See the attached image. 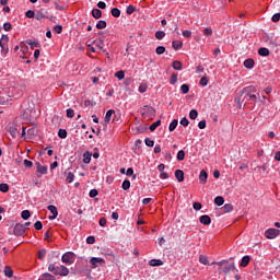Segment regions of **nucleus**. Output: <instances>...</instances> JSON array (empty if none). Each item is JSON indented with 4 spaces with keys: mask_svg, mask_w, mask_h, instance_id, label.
<instances>
[{
    "mask_svg": "<svg viewBox=\"0 0 280 280\" xmlns=\"http://www.w3.org/2000/svg\"><path fill=\"white\" fill-rule=\"evenodd\" d=\"M93 45L100 49V51H104V40L103 39H95L93 40Z\"/></svg>",
    "mask_w": 280,
    "mask_h": 280,
    "instance_id": "obj_15",
    "label": "nucleus"
},
{
    "mask_svg": "<svg viewBox=\"0 0 280 280\" xmlns=\"http://www.w3.org/2000/svg\"><path fill=\"white\" fill-rule=\"evenodd\" d=\"M136 10H137V8L132 4H130L127 7V14H132Z\"/></svg>",
    "mask_w": 280,
    "mask_h": 280,
    "instance_id": "obj_58",
    "label": "nucleus"
},
{
    "mask_svg": "<svg viewBox=\"0 0 280 280\" xmlns=\"http://www.w3.org/2000/svg\"><path fill=\"white\" fill-rule=\"evenodd\" d=\"M149 266H152V267H154V266H163V260H161V259H151L149 261Z\"/></svg>",
    "mask_w": 280,
    "mask_h": 280,
    "instance_id": "obj_25",
    "label": "nucleus"
},
{
    "mask_svg": "<svg viewBox=\"0 0 280 280\" xmlns=\"http://www.w3.org/2000/svg\"><path fill=\"white\" fill-rule=\"evenodd\" d=\"M178 126V120L177 119H174L170 126H168V130L170 132H174L176 130V127Z\"/></svg>",
    "mask_w": 280,
    "mask_h": 280,
    "instance_id": "obj_27",
    "label": "nucleus"
},
{
    "mask_svg": "<svg viewBox=\"0 0 280 280\" xmlns=\"http://www.w3.org/2000/svg\"><path fill=\"white\" fill-rule=\"evenodd\" d=\"M139 93H145L148 91V85L144 83H141L138 89Z\"/></svg>",
    "mask_w": 280,
    "mask_h": 280,
    "instance_id": "obj_53",
    "label": "nucleus"
},
{
    "mask_svg": "<svg viewBox=\"0 0 280 280\" xmlns=\"http://www.w3.org/2000/svg\"><path fill=\"white\" fill-rule=\"evenodd\" d=\"M200 224H203L205 226H209L211 224V217L203 214L199 218Z\"/></svg>",
    "mask_w": 280,
    "mask_h": 280,
    "instance_id": "obj_10",
    "label": "nucleus"
},
{
    "mask_svg": "<svg viewBox=\"0 0 280 280\" xmlns=\"http://www.w3.org/2000/svg\"><path fill=\"white\" fill-rule=\"evenodd\" d=\"M26 43L30 45L31 49H34V47H40L38 42H32V39H28Z\"/></svg>",
    "mask_w": 280,
    "mask_h": 280,
    "instance_id": "obj_45",
    "label": "nucleus"
},
{
    "mask_svg": "<svg viewBox=\"0 0 280 280\" xmlns=\"http://www.w3.org/2000/svg\"><path fill=\"white\" fill-rule=\"evenodd\" d=\"M47 209L52 213V215L49 217V220H56V218H58V208H56V206H48Z\"/></svg>",
    "mask_w": 280,
    "mask_h": 280,
    "instance_id": "obj_9",
    "label": "nucleus"
},
{
    "mask_svg": "<svg viewBox=\"0 0 280 280\" xmlns=\"http://www.w3.org/2000/svg\"><path fill=\"white\" fill-rule=\"evenodd\" d=\"M279 235H280V231L278 229H268L265 232V237H267V240H275L279 237Z\"/></svg>",
    "mask_w": 280,
    "mask_h": 280,
    "instance_id": "obj_5",
    "label": "nucleus"
},
{
    "mask_svg": "<svg viewBox=\"0 0 280 280\" xmlns=\"http://www.w3.org/2000/svg\"><path fill=\"white\" fill-rule=\"evenodd\" d=\"M253 67H255V60L253 59H246L244 61V68L245 69H253Z\"/></svg>",
    "mask_w": 280,
    "mask_h": 280,
    "instance_id": "obj_19",
    "label": "nucleus"
},
{
    "mask_svg": "<svg viewBox=\"0 0 280 280\" xmlns=\"http://www.w3.org/2000/svg\"><path fill=\"white\" fill-rule=\"evenodd\" d=\"M203 36H213V28H211V27H206L205 30H203Z\"/></svg>",
    "mask_w": 280,
    "mask_h": 280,
    "instance_id": "obj_40",
    "label": "nucleus"
},
{
    "mask_svg": "<svg viewBox=\"0 0 280 280\" xmlns=\"http://www.w3.org/2000/svg\"><path fill=\"white\" fill-rule=\"evenodd\" d=\"M74 178H75V175L71 172H69L66 176L67 183H72L74 180Z\"/></svg>",
    "mask_w": 280,
    "mask_h": 280,
    "instance_id": "obj_41",
    "label": "nucleus"
},
{
    "mask_svg": "<svg viewBox=\"0 0 280 280\" xmlns=\"http://www.w3.org/2000/svg\"><path fill=\"white\" fill-rule=\"evenodd\" d=\"M90 264L92 265V268H97V266H104V264H106V260L100 257H92L90 259Z\"/></svg>",
    "mask_w": 280,
    "mask_h": 280,
    "instance_id": "obj_7",
    "label": "nucleus"
},
{
    "mask_svg": "<svg viewBox=\"0 0 280 280\" xmlns=\"http://www.w3.org/2000/svg\"><path fill=\"white\" fill-rule=\"evenodd\" d=\"M253 93H257V88H255L254 85L245 88L243 90V95H245L244 100H246V102H257V95Z\"/></svg>",
    "mask_w": 280,
    "mask_h": 280,
    "instance_id": "obj_3",
    "label": "nucleus"
},
{
    "mask_svg": "<svg viewBox=\"0 0 280 280\" xmlns=\"http://www.w3.org/2000/svg\"><path fill=\"white\" fill-rule=\"evenodd\" d=\"M180 91H182V93H183L184 95H187V93H189V85L183 84V85L180 86Z\"/></svg>",
    "mask_w": 280,
    "mask_h": 280,
    "instance_id": "obj_49",
    "label": "nucleus"
},
{
    "mask_svg": "<svg viewBox=\"0 0 280 280\" xmlns=\"http://www.w3.org/2000/svg\"><path fill=\"white\" fill-rule=\"evenodd\" d=\"M46 255H47V250L46 249H40L38 252V259H40L43 261V259H45Z\"/></svg>",
    "mask_w": 280,
    "mask_h": 280,
    "instance_id": "obj_51",
    "label": "nucleus"
},
{
    "mask_svg": "<svg viewBox=\"0 0 280 280\" xmlns=\"http://www.w3.org/2000/svg\"><path fill=\"white\" fill-rule=\"evenodd\" d=\"M199 84L201 86H207V84H209V79H207V77H202L199 81Z\"/></svg>",
    "mask_w": 280,
    "mask_h": 280,
    "instance_id": "obj_52",
    "label": "nucleus"
},
{
    "mask_svg": "<svg viewBox=\"0 0 280 280\" xmlns=\"http://www.w3.org/2000/svg\"><path fill=\"white\" fill-rule=\"evenodd\" d=\"M214 205H217V207H222V205H224V197H222V196L215 197Z\"/></svg>",
    "mask_w": 280,
    "mask_h": 280,
    "instance_id": "obj_24",
    "label": "nucleus"
},
{
    "mask_svg": "<svg viewBox=\"0 0 280 280\" xmlns=\"http://www.w3.org/2000/svg\"><path fill=\"white\" fill-rule=\"evenodd\" d=\"M176 82H178V74L173 72L170 79V84H176Z\"/></svg>",
    "mask_w": 280,
    "mask_h": 280,
    "instance_id": "obj_32",
    "label": "nucleus"
},
{
    "mask_svg": "<svg viewBox=\"0 0 280 280\" xmlns=\"http://www.w3.org/2000/svg\"><path fill=\"white\" fill-rule=\"evenodd\" d=\"M144 143L148 145V148H154V140L150 138H145Z\"/></svg>",
    "mask_w": 280,
    "mask_h": 280,
    "instance_id": "obj_47",
    "label": "nucleus"
},
{
    "mask_svg": "<svg viewBox=\"0 0 280 280\" xmlns=\"http://www.w3.org/2000/svg\"><path fill=\"white\" fill-rule=\"evenodd\" d=\"M38 280H56L51 273H44Z\"/></svg>",
    "mask_w": 280,
    "mask_h": 280,
    "instance_id": "obj_30",
    "label": "nucleus"
},
{
    "mask_svg": "<svg viewBox=\"0 0 280 280\" xmlns=\"http://www.w3.org/2000/svg\"><path fill=\"white\" fill-rule=\"evenodd\" d=\"M112 16H115V19H119L121 16V11L118 8H113Z\"/></svg>",
    "mask_w": 280,
    "mask_h": 280,
    "instance_id": "obj_29",
    "label": "nucleus"
},
{
    "mask_svg": "<svg viewBox=\"0 0 280 280\" xmlns=\"http://www.w3.org/2000/svg\"><path fill=\"white\" fill-rule=\"evenodd\" d=\"M67 117L69 119H73V117H75V112L73 109H71V108H68L67 109Z\"/></svg>",
    "mask_w": 280,
    "mask_h": 280,
    "instance_id": "obj_48",
    "label": "nucleus"
},
{
    "mask_svg": "<svg viewBox=\"0 0 280 280\" xmlns=\"http://www.w3.org/2000/svg\"><path fill=\"white\" fill-rule=\"evenodd\" d=\"M3 30H4L5 32H10V30H12V24H11L10 22H5V23L3 24Z\"/></svg>",
    "mask_w": 280,
    "mask_h": 280,
    "instance_id": "obj_61",
    "label": "nucleus"
},
{
    "mask_svg": "<svg viewBox=\"0 0 280 280\" xmlns=\"http://www.w3.org/2000/svg\"><path fill=\"white\" fill-rule=\"evenodd\" d=\"M36 166H37V172L39 174H47V166H43L38 162L36 163Z\"/></svg>",
    "mask_w": 280,
    "mask_h": 280,
    "instance_id": "obj_28",
    "label": "nucleus"
},
{
    "mask_svg": "<svg viewBox=\"0 0 280 280\" xmlns=\"http://www.w3.org/2000/svg\"><path fill=\"white\" fill-rule=\"evenodd\" d=\"M192 208L195 209V211H200V209H202V203L201 202H194Z\"/></svg>",
    "mask_w": 280,
    "mask_h": 280,
    "instance_id": "obj_57",
    "label": "nucleus"
},
{
    "mask_svg": "<svg viewBox=\"0 0 280 280\" xmlns=\"http://www.w3.org/2000/svg\"><path fill=\"white\" fill-rule=\"evenodd\" d=\"M258 54L259 56L267 57L270 56V50L268 48L262 47L258 49Z\"/></svg>",
    "mask_w": 280,
    "mask_h": 280,
    "instance_id": "obj_23",
    "label": "nucleus"
},
{
    "mask_svg": "<svg viewBox=\"0 0 280 280\" xmlns=\"http://www.w3.org/2000/svg\"><path fill=\"white\" fill-rule=\"evenodd\" d=\"M271 21L273 23H279V21H280V13L273 14L272 18H271Z\"/></svg>",
    "mask_w": 280,
    "mask_h": 280,
    "instance_id": "obj_60",
    "label": "nucleus"
},
{
    "mask_svg": "<svg viewBox=\"0 0 280 280\" xmlns=\"http://www.w3.org/2000/svg\"><path fill=\"white\" fill-rule=\"evenodd\" d=\"M223 211L224 213H231V211H233V206L231 203H225L223 206Z\"/></svg>",
    "mask_w": 280,
    "mask_h": 280,
    "instance_id": "obj_34",
    "label": "nucleus"
},
{
    "mask_svg": "<svg viewBox=\"0 0 280 280\" xmlns=\"http://www.w3.org/2000/svg\"><path fill=\"white\" fill-rule=\"evenodd\" d=\"M47 14H49V12L47 10L39 9L35 13V19H36V21H43V19H47Z\"/></svg>",
    "mask_w": 280,
    "mask_h": 280,
    "instance_id": "obj_8",
    "label": "nucleus"
},
{
    "mask_svg": "<svg viewBox=\"0 0 280 280\" xmlns=\"http://www.w3.org/2000/svg\"><path fill=\"white\" fill-rule=\"evenodd\" d=\"M175 178L178 180V183H183V180H185V172H183L182 170H176Z\"/></svg>",
    "mask_w": 280,
    "mask_h": 280,
    "instance_id": "obj_12",
    "label": "nucleus"
},
{
    "mask_svg": "<svg viewBox=\"0 0 280 280\" xmlns=\"http://www.w3.org/2000/svg\"><path fill=\"white\" fill-rule=\"evenodd\" d=\"M115 78H117L119 80H124V78H126V72H124V70H120L115 73Z\"/></svg>",
    "mask_w": 280,
    "mask_h": 280,
    "instance_id": "obj_43",
    "label": "nucleus"
},
{
    "mask_svg": "<svg viewBox=\"0 0 280 280\" xmlns=\"http://www.w3.org/2000/svg\"><path fill=\"white\" fill-rule=\"evenodd\" d=\"M4 277H8L9 279H12V277H14V270H12V267H4Z\"/></svg>",
    "mask_w": 280,
    "mask_h": 280,
    "instance_id": "obj_13",
    "label": "nucleus"
},
{
    "mask_svg": "<svg viewBox=\"0 0 280 280\" xmlns=\"http://www.w3.org/2000/svg\"><path fill=\"white\" fill-rule=\"evenodd\" d=\"M198 128H199L200 130H205V129L207 128V120H200V121L198 122Z\"/></svg>",
    "mask_w": 280,
    "mask_h": 280,
    "instance_id": "obj_55",
    "label": "nucleus"
},
{
    "mask_svg": "<svg viewBox=\"0 0 280 280\" xmlns=\"http://www.w3.org/2000/svg\"><path fill=\"white\" fill-rule=\"evenodd\" d=\"M96 28L97 30H106V21H104V20L98 21V23L96 24Z\"/></svg>",
    "mask_w": 280,
    "mask_h": 280,
    "instance_id": "obj_35",
    "label": "nucleus"
},
{
    "mask_svg": "<svg viewBox=\"0 0 280 280\" xmlns=\"http://www.w3.org/2000/svg\"><path fill=\"white\" fill-rule=\"evenodd\" d=\"M34 228L36 229V231L43 230V222L40 221L35 222Z\"/></svg>",
    "mask_w": 280,
    "mask_h": 280,
    "instance_id": "obj_62",
    "label": "nucleus"
},
{
    "mask_svg": "<svg viewBox=\"0 0 280 280\" xmlns=\"http://www.w3.org/2000/svg\"><path fill=\"white\" fill-rule=\"evenodd\" d=\"M32 214L30 213V210H23L22 213H21V217L23 220H30V217Z\"/></svg>",
    "mask_w": 280,
    "mask_h": 280,
    "instance_id": "obj_39",
    "label": "nucleus"
},
{
    "mask_svg": "<svg viewBox=\"0 0 280 280\" xmlns=\"http://www.w3.org/2000/svg\"><path fill=\"white\" fill-rule=\"evenodd\" d=\"M199 261H200L203 266H209V258H207V256H205V255H200V256H199Z\"/></svg>",
    "mask_w": 280,
    "mask_h": 280,
    "instance_id": "obj_31",
    "label": "nucleus"
},
{
    "mask_svg": "<svg viewBox=\"0 0 280 280\" xmlns=\"http://www.w3.org/2000/svg\"><path fill=\"white\" fill-rule=\"evenodd\" d=\"M172 47L175 50L183 49V42H180V40H173Z\"/></svg>",
    "mask_w": 280,
    "mask_h": 280,
    "instance_id": "obj_22",
    "label": "nucleus"
},
{
    "mask_svg": "<svg viewBox=\"0 0 280 280\" xmlns=\"http://www.w3.org/2000/svg\"><path fill=\"white\" fill-rule=\"evenodd\" d=\"M54 30L57 34H62V25H56Z\"/></svg>",
    "mask_w": 280,
    "mask_h": 280,
    "instance_id": "obj_64",
    "label": "nucleus"
},
{
    "mask_svg": "<svg viewBox=\"0 0 280 280\" xmlns=\"http://www.w3.org/2000/svg\"><path fill=\"white\" fill-rule=\"evenodd\" d=\"M91 156H93V153L91 151H86L83 153V163L89 165L91 163Z\"/></svg>",
    "mask_w": 280,
    "mask_h": 280,
    "instance_id": "obj_14",
    "label": "nucleus"
},
{
    "mask_svg": "<svg viewBox=\"0 0 280 280\" xmlns=\"http://www.w3.org/2000/svg\"><path fill=\"white\" fill-rule=\"evenodd\" d=\"M49 272H52L54 275H57L59 277H68L69 275V268H67L65 265L56 266L54 264H50L48 266Z\"/></svg>",
    "mask_w": 280,
    "mask_h": 280,
    "instance_id": "obj_2",
    "label": "nucleus"
},
{
    "mask_svg": "<svg viewBox=\"0 0 280 280\" xmlns=\"http://www.w3.org/2000/svg\"><path fill=\"white\" fill-rule=\"evenodd\" d=\"M248 264H250V256H244L241 260L240 266L242 268H246V266H248Z\"/></svg>",
    "mask_w": 280,
    "mask_h": 280,
    "instance_id": "obj_18",
    "label": "nucleus"
},
{
    "mask_svg": "<svg viewBox=\"0 0 280 280\" xmlns=\"http://www.w3.org/2000/svg\"><path fill=\"white\" fill-rule=\"evenodd\" d=\"M207 178H209V174H207V171L202 170L199 174V182L201 185H207Z\"/></svg>",
    "mask_w": 280,
    "mask_h": 280,
    "instance_id": "obj_11",
    "label": "nucleus"
},
{
    "mask_svg": "<svg viewBox=\"0 0 280 280\" xmlns=\"http://www.w3.org/2000/svg\"><path fill=\"white\" fill-rule=\"evenodd\" d=\"M9 42H10V37L8 35H2L0 39V47H8Z\"/></svg>",
    "mask_w": 280,
    "mask_h": 280,
    "instance_id": "obj_17",
    "label": "nucleus"
},
{
    "mask_svg": "<svg viewBox=\"0 0 280 280\" xmlns=\"http://www.w3.org/2000/svg\"><path fill=\"white\" fill-rule=\"evenodd\" d=\"M177 161H185V151L184 150L178 151Z\"/></svg>",
    "mask_w": 280,
    "mask_h": 280,
    "instance_id": "obj_50",
    "label": "nucleus"
},
{
    "mask_svg": "<svg viewBox=\"0 0 280 280\" xmlns=\"http://www.w3.org/2000/svg\"><path fill=\"white\" fill-rule=\"evenodd\" d=\"M98 194L100 191H97V189H91L89 196L90 198H95Z\"/></svg>",
    "mask_w": 280,
    "mask_h": 280,
    "instance_id": "obj_59",
    "label": "nucleus"
},
{
    "mask_svg": "<svg viewBox=\"0 0 280 280\" xmlns=\"http://www.w3.org/2000/svg\"><path fill=\"white\" fill-rule=\"evenodd\" d=\"M158 126H161V120H156L155 122H153L149 129L151 130V132H154V130H156Z\"/></svg>",
    "mask_w": 280,
    "mask_h": 280,
    "instance_id": "obj_42",
    "label": "nucleus"
},
{
    "mask_svg": "<svg viewBox=\"0 0 280 280\" xmlns=\"http://www.w3.org/2000/svg\"><path fill=\"white\" fill-rule=\"evenodd\" d=\"M155 54H158V56H163V54H165V46H159L155 49Z\"/></svg>",
    "mask_w": 280,
    "mask_h": 280,
    "instance_id": "obj_44",
    "label": "nucleus"
},
{
    "mask_svg": "<svg viewBox=\"0 0 280 280\" xmlns=\"http://www.w3.org/2000/svg\"><path fill=\"white\" fill-rule=\"evenodd\" d=\"M172 67L175 71H183V62H180L179 60L173 61Z\"/></svg>",
    "mask_w": 280,
    "mask_h": 280,
    "instance_id": "obj_16",
    "label": "nucleus"
},
{
    "mask_svg": "<svg viewBox=\"0 0 280 280\" xmlns=\"http://www.w3.org/2000/svg\"><path fill=\"white\" fill-rule=\"evenodd\" d=\"M115 110L114 109H108L106 115H105V122L110 124V119H113Z\"/></svg>",
    "mask_w": 280,
    "mask_h": 280,
    "instance_id": "obj_21",
    "label": "nucleus"
},
{
    "mask_svg": "<svg viewBox=\"0 0 280 280\" xmlns=\"http://www.w3.org/2000/svg\"><path fill=\"white\" fill-rule=\"evenodd\" d=\"M182 34L184 38H191V31L186 30V31H183Z\"/></svg>",
    "mask_w": 280,
    "mask_h": 280,
    "instance_id": "obj_63",
    "label": "nucleus"
},
{
    "mask_svg": "<svg viewBox=\"0 0 280 280\" xmlns=\"http://www.w3.org/2000/svg\"><path fill=\"white\" fill-rule=\"evenodd\" d=\"M122 189H124V191H128V189H130V180L125 179L122 182Z\"/></svg>",
    "mask_w": 280,
    "mask_h": 280,
    "instance_id": "obj_46",
    "label": "nucleus"
},
{
    "mask_svg": "<svg viewBox=\"0 0 280 280\" xmlns=\"http://www.w3.org/2000/svg\"><path fill=\"white\" fill-rule=\"evenodd\" d=\"M9 132H10L12 139H16V137H19V128H16V127H10Z\"/></svg>",
    "mask_w": 280,
    "mask_h": 280,
    "instance_id": "obj_20",
    "label": "nucleus"
},
{
    "mask_svg": "<svg viewBox=\"0 0 280 280\" xmlns=\"http://www.w3.org/2000/svg\"><path fill=\"white\" fill-rule=\"evenodd\" d=\"M189 119H198V110L197 109H191L189 112Z\"/></svg>",
    "mask_w": 280,
    "mask_h": 280,
    "instance_id": "obj_38",
    "label": "nucleus"
},
{
    "mask_svg": "<svg viewBox=\"0 0 280 280\" xmlns=\"http://www.w3.org/2000/svg\"><path fill=\"white\" fill-rule=\"evenodd\" d=\"M92 16H93L94 19H102V10H100V9H93V10H92Z\"/></svg>",
    "mask_w": 280,
    "mask_h": 280,
    "instance_id": "obj_26",
    "label": "nucleus"
},
{
    "mask_svg": "<svg viewBox=\"0 0 280 280\" xmlns=\"http://www.w3.org/2000/svg\"><path fill=\"white\" fill-rule=\"evenodd\" d=\"M0 191H2V194H8V191H10V186L8 184H0Z\"/></svg>",
    "mask_w": 280,
    "mask_h": 280,
    "instance_id": "obj_33",
    "label": "nucleus"
},
{
    "mask_svg": "<svg viewBox=\"0 0 280 280\" xmlns=\"http://www.w3.org/2000/svg\"><path fill=\"white\" fill-rule=\"evenodd\" d=\"M212 264L220 266V270H221V272H224V275H229V272H237L235 262H229V260H221V261L212 262Z\"/></svg>",
    "mask_w": 280,
    "mask_h": 280,
    "instance_id": "obj_1",
    "label": "nucleus"
},
{
    "mask_svg": "<svg viewBox=\"0 0 280 280\" xmlns=\"http://www.w3.org/2000/svg\"><path fill=\"white\" fill-rule=\"evenodd\" d=\"M25 16L27 19H34V16H36V13L32 10H28V11H26Z\"/></svg>",
    "mask_w": 280,
    "mask_h": 280,
    "instance_id": "obj_56",
    "label": "nucleus"
},
{
    "mask_svg": "<svg viewBox=\"0 0 280 280\" xmlns=\"http://www.w3.org/2000/svg\"><path fill=\"white\" fill-rule=\"evenodd\" d=\"M13 233L14 235H16V237H21L22 235H25V225L21 223L15 224L13 229Z\"/></svg>",
    "mask_w": 280,
    "mask_h": 280,
    "instance_id": "obj_6",
    "label": "nucleus"
},
{
    "mask_svg": "<svg viewBox=\"0 0 280 280\" xmlns=\"http://www.w3.org/2000/svg\"><path fill=\"white\" fill-rule=\"evenodd\" d=\"M58 138L59 139H67V129H59Z\"/></svg>",
    "mask_w": 280,
    "mask_h": 280,
    "instance_id": "obj_36",
    "label": "nucleus"
},
{
    "mask_svg": "<svg viewBox=\"0 0 280 280\" xmlns=\"http://www.w3.org/2000/svg\"><path fill=\"white\" fill-rule=\"evenodd\" d=\"M75 259V254L73 252H67L62 255L61 261L62 264H67L68 266H71Z\"/></svg>",
    "mask_w": 280,
    "mask_h": 280,
    "instance_id": "obj_4",
    "label": "nucleus"
},
{
    "mask_svg": "<svg viewBox=\"0 0 280 280\" xmlns=\"http://www.w3.org/2000/svg\"><path fill=\"white\" fill-rule=\"evenodd\" d=\"M179 124L180 126H184V128H187V126H189V120L187 119V117H184L180 119Z\"/></svg>",
    "mask_w": 280,
    "mask_h": 280,
    "instance_id": "obj_54",
    "label": "nucleus"
},
{
    "mask_svg": "<svg viewBox=\"0 0 280 280\" xmlns=\"http://www.w3.org/2000/svg\"><path fill=\"white\" fill-rule=\"evenodd\" d=\"M155 38H156L158 40H163V38H165V32H163V31H158V32L155 33Z\"/></svg>",
    "mask_w": 280,
    "mask_h": 280,
    "instance_id": "obj_37",
    "label": "nucleus"
}]
</instances>
